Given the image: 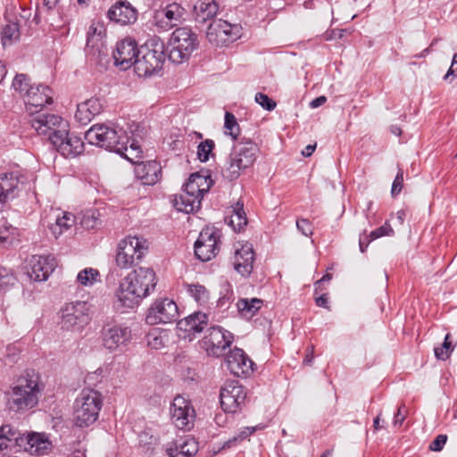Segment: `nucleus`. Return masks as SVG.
Masks as SVG:
<instances>
[{
    "label": "nucleus",
    "mask_w": 457,
    "mask_h": 457,
    "mask_svg": "<svg viewBox=\"0 0 457 457\" xmlns=\"http://www.w3.org/2000/svg\"><path fill=\"white\" fill-rule=\"evenodd\" d=\"M98 224H100V222L95 212L84 215L81 220V225L87 229L95 228Z\"/></svg>",
    "instance_id": "nucleus-54"
},
{
    "label": "nucleus",
    "mask_w": 457,
    "mask_h": 457,
    "mask_svg": "<svg viewBox=\"0 0 457 457\" xmlns=\"http://www.w3.org/2000/svg\"><path fill=\"white\" fill-rule=\"evenodd\" d=\"M208 325V316L202 312H195L189 316L180 320L177 323V328L180 331H184V335H179L184 338L192 340L196 334L201 333Z\"/></svg>",
    "instance_id": "nucleus-23"
},
{
    "label": "nucleus",
    "mask_w": 457,
    "mask_h": 457,
    "mask_svg": "<svg viewBox=\"0 0 457 457\" xmlns=\"http://www.w3.org/2000/svg\"><path fill=\"white\" fill-rule=\"evenodd\" d=\"M103 406L102 395L94 389L84 388L74 402V422L86 428L95 423Z\"/></svg>",
    "instance_id": "nucleus-6"
},
{
    "label": "nucleus",
    "mask_w": 457,
    "mask_h": 457,
    "mask_svg": "<svg viewBox=\"0 0 457 457\" xmlns=\"http://www.w3.org/2000/svg\"><path fill=\"white\" fill-rule=\"evenodd\" d=\"M435 355L439 360H446L450 356V353L448 351H445V349L442 347H436L435 350Z\"/></svg>",
    "instance_id": "nucleus-61"
},
{
    "label": "nucleus",
    "mask_w": 457,
    "mask_h": 457,
    "mask_svg": "<svg viewBox=\"0 0 457 457\" xmlns=\"http://www.w3.org/2000/svg\"><path fill=\"white\" fill-rule=\"evenodd\" d=\"M75 224V216L68 212H59L55 216L54 223L48 225L52 235L58 238L64 231L71 228Z\"/></svg>",
    "instance_id": "nucleus-34"
},
{
    "label": "nucleus",
    "mask_w": 457,
    "mask_h": 457,
    "mask_svg": "<svg viewBox=\"0 0 457 457\" xmlns=\"http://www.w3.org/2000/svg\"><path fill=\"white\" fill-rule=\"evenodd\" d=\"M232 341V334L217 326L207 330V334L200 344L208 355L220 357L224 354L225 350L230 346Z\"/></svg>",
    "instance_id": "nucleus-14"
},
{
    "label": "nucleus",
    "mask_w": 457,
    "mask_h": 457,
    "mask_svg": "<svg viewBox=\"0 0 457 457\" xmlns=\"http://www.w3.org/2000/svg\"><path fill=\"white\" fill-rule=\"evenodd\" d=\"M103 346L110 352L120 350L131 340V329L118 323H106L100 332Z\"/></svg>",
    "instance_id": "nucleus-12"
},
{
    "label": "nucleus",
    "mask_w": 457,
    "mask_h": 457,
    "mask_svg": "<svg viewBox=\"0 0 457 457\" xmlns=\"http://www.w3.org/2000/svg\"><path fill=\"white\" fill-rule=\"evenodd\" d=\"M155 286L156 277L154 270L139 267L121 280L116 296L122 306L134 308L154 290Z\"/></svg>",
    "instance_id": "nucleus-1"
},
{
    "label": "nucleus",
    "mask_w": 457,
    "mask_h": 457,
    "mask_svg": "<svg viewBox=\"0 0 457 457\" xmlns=\"http://www.w3.org/2000/svg\"><path fill=\"white\" fill-rule=\"evenodd\" d=\"M156 445V438L150 429H145L138 434V445L146 451L152 449Z\"/></svg>",
    "instance_id": "nucleus-48"
},
{
    "label": "nucleus",
    "mask_w": 457,
    "mask_h": 457,
    "mask_svg": "<svg viewBox=\"0 0 457 457\" xmlns=\"http://www.w3.org/2000/svg\"><path fill=\"white\" fill-rule=\"evenodd\" d=\"M218 4L214 0H197L194 5V16L198 24L212 21L218 12Z\"/></svg>",
    "instance_id": "nucleus-31"
},
{
    "label": "nucleus",
    "mask_w": 457,
    "mask_h": 457,
    "mask_svg": "<svg viewBox=\"0 0 457 457\" xmlns=\"http://www.w3.org/2000/svg\"><path fill=\"white\" fill-rule=\"evenodd\" d=\"M406 407L403 404L398 407L397 412L394 416V426L400 427L402 426L403 422L405 420L406 417Z\"/></svg>",
    "instance_id": "nucleus-57"
},
{
    "label": "nucleus",
    "mask_w": 457,
    "mask_h": 457,
    "mask_svg": "<svg viewBox=\"0 0 457 457\" xmlns=\"http://www.w3.org/2000/svg\"><path fill=\"white\" fill-rule=\"evenodd\" d=\"M42 388L39 375L34 370L26 371L12 389L7 403L9 409L13 411L32 409L37 404Z\"/></svg>",
    "instance_id": "nucleus-4"
},
{
    "label": "nucleus",
    "mask_w": 457,
    "mask_h": 457,
    "mask_svg": "<svg viewBox=\"0 0 457 457\" xmlns=\"http://www.w3.org/2000/svg\"><path fill=\"white\" fill-rule=\"evenodd\" d=\"M85 139L90 144L115 152L121 156L129 154V138L123 128L114 124H95L86 133Z\"/></svg>",
    "instance_id": "nucleus-2"
},
{
    "label": "nucleus",
    "mask_w": 457,
    "mask_h": 457,
    "mask_svg": "<svg viewBox=\"0 0 457 457\" xmlns=\"http://www.w3.org/2000/svg\"><path fill=\"white\" fill-rule=\"evenodd\" d=\"M186 10L178 3L169 4L155 15V25L162 30H169L179 25L184 20Z\"/></svg>",
    "instance_id": "nucleus-20"
},
{
    "label": "nucleus",
    "mask_w": 457,
    "mask_h": 457,
    "mask_svg": "<svg viewBox=\"0 0 457 457\" xmlns=\"http://www.w3.org/2000/svg\"><path fill=\"white\" fill-rule=\"evenodd\" d=\"M143 152L139 143L133 139L129 145V154L125 158L135 163V174L144 185H154L161 177L162 168L156 161L141 162Z\"/></svg>",
    "instance_id": "nucleus-9"
},
{
    "label": "nucleus",
    "mask_w": 457,
    "mask_h": 457,
    "mask_svg": "<svg viewBox=\"0 0 457 457\" xmlns=\"http://www.w3.org/2000/svg\"><path fill=\"white\" fill-rule=\"evenodd\" d=\"M51 144L64 157H76L84 151V142L81 137L70 134L69 129H65L62 137L57 136Z\"/></svg>",
    "instance_id": "nucleus-22"
},
{
    "label": "nucleus",
    "mask_w": 457,
    "mask_h": 457,
    "mask_svg": "<svg viewBox=\"0 0 457 457\" xmlns=\"http://www.w3.org/2000/svg\"><path fill=\"white\" fill-rule=\"evenodd\" d=\"M254 253L251 245H244L235 253L233 265L243 277H248L253 269Z\"/></svg>",
    "instance_id": "nucleus-28"
},
{
    "label": "nucleus",
    "mask_w": 457,
    "mask_h": 457,
    "mask_svg": "<svg viewBox=\"0 0 457 457\" xmlns=\"http://www.w3.org/2000/svg\"><path fill=\"white\" fill-rule=\"evenodd\" d=\"M21 191L19 178L14 173L0 175V210L3 205L19 195Z\"/></svg>",
    "instance_id": "nucleus-27"
},
{
    "label": "nucleus",
    "mask_w": 457,
    "mask_h": 457,
    "mask_svg": "<svg viewBox=\"0 0 457 457\" xmlns=\"http://www.w3.org/2000/svg\"><path fill=\"white\" fill-rule=\"evenodd\" d=\"M297 229L304 236L309 237L313 233V227L308 219H299L296 221Z\"/></svg>",
    "instance_id": "nucleus-53"
},
{
    "label": "nucleus",
    "mask_w": 457,
    "mask_h": 457,
    "mask_svg": "<svg viewBox=\"0 0 457 457\" xmlns=\"http://www.w3.org/2000/svg\"><path fill=\"white\" fill-rule=\"evenodd\" d=\"M22 441L21 433L15 427L9 424L0 427V454L12 444L19 445Z\"/></svg>",
    "instance_id": "nucleus-33"
},
{
    "label": "nucleus",
    "mask_w": 457,
    "mask_h": 457,
    "mask_svg": "<svg viewBox=\"0 0 457 457\" xmlns=\"http://www.w3.org/2000/svg\"><path fill=\"white\" fill-rule=\"evenodd\" d=\"M147 344L153 349H161L170 341L169 332L157 328H152L146 335Z\"/></svg>",
    "instance_id": "nucleus-40"
},
{
    "label": "nucleus",
    "mask_w": 457,
    "mask_h": 457,
    "mask_svg": "<svg viewBox=\"0 0 457 457\" xmlns=\"http://www.w3.org/2000/svg\"><path fill=\"white\" fill-rule=\"evenodd\" d=\"M229 224L235 231L238 232L247 224L245 212L243 209V205L239 206V203L237 204V207L234 209V213L230 217Z\"/></svg>",
    "instance_id": "nucleus-43"
},
{
    "label": "nucleus",
    "mask_w": 457,
    "mask_h": 457,
    "mask_svg": "<svg viewBox=\"0 0 457 457\" xmlns=\"http://www.w3.org/2000/svg\"><path fill=\"white\" fill-rule=\"evenodd\" d=\"M100 280V273L96 269L86 268L77 275V282L84 287H91Z\"/></svg>",
    "instance_id": "nucleus-42"
},
{
    "label": "nucleus",
    "mask_w": 457,
    "mask_h": 457,
    "mask_svg": "<svg viewBox=\"0 0 457 457\" xmlns=\"http://www.w3.org/2000/svg\"><path fill=\"white\" fill-rule=\"evenodd\" d=\"M103 110L102 101L97 97L87 99L77 106L76 120L82 125L88 124Z\"/></svg>",
    "instance_id": "nucleus-29"
},
{
    "label": "nucleus",
    "mask_w": 457,
    "mask_h": 457,
    "mask_svg": "<svg viewBox=\"0 0 457 457\" xmlns=\"http://www.w3.org/2000/svg\"><path fill=\"white\" fill-rule=\"evenodd\" d=\"M255 431V428L253 427H246L243 430H241L237 436H233L232 438L226 441L222 446L223 449L225 448H231L237 445V443L243 441L244 439H246L248 436H250L253 432Z\"/></svg>",
    "instance_id": "nucleus-47"
},
{
    "label": "nucleus",
    "mask_w": 457,
    "mask_h": 457,
    "mask_svg": "<svg viewBox=\"0 0 457 457\" xmlns=\"http://www.w3.org/2000/svg\"><path fill=\"white\" fill-rule=\"evenodd\" d=\"M21 32L19 24L12 22L6 24L1 31V45L3 48L11 46L20 40Z\"/></svg>",
    "instance_id": "nucleus-39"
},
{
    "label": "nucleus",
    "mask_w": 457,
    "mask_h": 457,
    "mask_svg": "<svg viewBox=\"0 0 457 457\" xmlns=\"http://www.w3.org/2000/svg\"><path fill=\"white\" fill-rule=\"evenodd\" d=\"M315 302H316V304L320 307H323V308H326V309H329V306H328V295L326 294L317 297L315 299Z\"/></svg>",
    "instance_id": "nucleus-62"
},
{
    "label": "nucleus",
    "mask_w": 457,
    "mask_h": 457,
    "mask_svg": "<svg viewBox=\"0 0 457 457\" xmlns=\"http://www.w3.org/2000/svg\"><path fill=\"white\" fill-rule=\"evenodd\" d=\"M225 32V36L230 38V42H234L241 37L242 28L237 24H231L221 19L216 20Z\"/></svg>",
    "instance_id": "nucleus-44"
},
{
    "label": "nucleus",
    "mask_w": 457,
    "mask_h": 457,
    "mask_svg": "<svg viewBox=\"0 0 457 457\" xmlns=\"http://www.w3.org/2000/svg\"><path fill=\"white\" fill-rule=\"evenodd\" d=\"M110 21L121 25L133 24L137 20V11L128 1H119L107 12Z\"/></svg>",
    "instance_id": "nucleus-25"
},
{
    "label": "nucleus",
    "mask_w": 457,
    "mask_h": 457,
    "mask_svg": "<svg viewBox=\"0 0 457 457\" xmlns=\"http://www.w3.org/2000/svg\"><path fill=\"white\" fill-rule=\"evenodd\" d=\"M326 101H327V97L324 96H320L319 97L314 98L310 103V107L311 108H318V107L321 106L322 104H324L326 103Z\"/></svg>",
    "instance_id": "nucleus-64"
},
{
    "label": "nucleus",
    "mask_w": 457,
    "mask_h": 457,
    "mask_svg": "<svg viewBox=\"0 0 457 457\" xmlns=\"http://www.w3.org/2000/svg\"><path fill=\"white\" fill-rule=\"evenodd\" d=\"M15 278L9 274L6 269L0 266V288L14 284Z\"/></svg>",
    "instance_id": "nucleus-55"
},
{
    "label": "nucleus",
    "mask_w": 457,
    "mask_h": 457,
    "mask_svg": "<svg viewBox=\"0 0 457 457\" xmlns=\"http://www.w3.org/2000/svg\"><path fill=\"white\" fill-rule=\"evenodd\" d=\"M166 452L169 457H193L198 452V443L195 438L187 436L177 440Z\"/></svg>",
    "instance_id": "nucleus-30"
},
{
    "label": "nucleus",
    "mask_w": 457,
    "mask_h": 457,
    "mask_svg": "<svg viewBox=\"0 0 457 457\" xmlns=\"http://www.w3.org/2000/svg\"><path fill=\"white\" fill-rule=\"evenodd\" d=\"M211 187V181L207 177L199 173H193L184 185V192L176 198L175 206L180 212H193L200 208L204 193Z\"/></svg>",
    "instance_id": "nucleus-7"
},
{
    "label": "nucleus",
    "mask_w": 457,
    "mask_h": 457,
    "mask_svg": "<svg viewBox=\"0 0 457 457\" xmlns=\"http://www.w3.org/2000/svg\"><path fill=\"white\" fill-rule=\"evenodd\" d=\"M394 234L395 231L392 228L391 225L388 223V221H386L384 225L371 231L369 235V237L370 238V240H375L384 236H394Z\"/></svg>",
    "instance_id": "nucleus-49"
},
{
    "label": "nucleus",
    "mask_w": 457,
    "mask_h": 457,
    "mask_svg": "<svg viewBox=\"0 0 457 457\" xmlns=\"http://www.w3.org/2000/svg\"><path fill=\"white\" fill-rule=\"evenodd\" d=\"M16 228L12 226L6 227L4 231L0 228V244L4 246L11 245L14 240V232Z\"/></svg>",
    "instance_id": "nucleus-51"
},
{
    "label": "nucleus",
    "mask_w": 457,
    "mask_h": 457,
    "mask_svg": "<svg viewBox=\"0 0 457 457\" xmlns=\"http://www.w3.org/2000/svg\"><path fill=\"white\" fill-rule=\"evenodd\" d=\"M262 304L263 301L259 298H242L238 300L237 306L242 317L251 319L258 312Z\"/></svg>",
    "instance_id": "nucleus-37"
},
{
    "label": "nucleus",
    "mask_w": 457,
    "mask_h": 457,
    "mask_svg": "<svg viewBox=\"0 0 457 457\" xmlns=\"http://www.w3.org/2000/svg\"><path fill=\"white\" fill-rule=\"evenodd\" d=\"M29 121L37 134L47 137L50 143H52L57 136L62 137L65 133V129H69L68 122L56 114L40 112L31 115Z\"/></svg>",
    "instance_id": "nucleus-10"
},
{
    "label": "nucleus",
    "mask_w": 457,
    "mask_h": 457,
    "mask_svg": "<svg viewBox=\"0 0 457 457\" xmlns=\"http://www.w3.org/2000/svg\"><path fill=\"white\" fill-rule=\"evenodd\" d=\"M370 238L369 237V236H361L360 237V240H359V246H360V251L361 253H364L370 242Z\"/></svg>",
    "instance_id": "nucleus-63"
},
{
    "label": "nucleus",
    "mask_w": 457,
    "mask_h": 457,
    "mask_svg": "<svg viewBox=\"0 0 457 457\" xmlns=\"http://www.w3.org/2000/svg\"><path fill=\"white\" fill-rule=\"evenodd\" d=\"M225 133L231 136L233 139H236L239 134V125L237 121L235 115L229 112L225 113L224 122Z\"/></svg>",
    "instance_id": "nucleus-45"
},
{
    "label": "nucleus",
    "mask_w": 457,
    "mask_h": 457,
    "mask_svg": "<svg viewBox=\"0 0 457 457\" xmlns=\"http://www.w3.org/2000/svg\"><path fill=\"white\" fill-rule=\"evenodd\" d=\"M215 146L214 141L212 139H205L202 141L197 146V158L200 162H205L209 160L211 153Z\"/></svg>",
    "instance_id": "nucleus-46"
},
{
    "label": "nucleus",
    "mask_w": 457,
    "mask_h": 457,
    "mask_svg": "<svg viewBox=\"0 0 457 457\" xmlns=\"http://www.w3.org/2000/svg\"><path fill=\"white\" fill-rule=\"evenodd\" d=\"M154 62L148 59H134L133 68L138 77H152L161 75V71L165 59H152Z\"/></svg>",
    "instance_id": "nucleus-32"
},
{
    "label": "nucleus",
    "mask_w": 457,
    "mask_h": 457,
    "mask_svg": "<svg viewBox=\"0 0 457 457\" xmlns=\"http://www.w3.org/2000/svg\"><path fill=\"white\" fill-rule=\"evenodd\" d=\"M165 46L163 41L157 36L149 37L139 46L141 57H163Z\"/></svg>",
    "instance_id": "nucleus-35"
},
{
    "label": "nucleus",
    "mask_w": 457,
    "mask_h": 457,
    "mask_svg": "<svg viewBox=\"0 0 457 457\" xmlns=\"http://www.w3.org/2000/svg\"><path fill=\"white\" fill-rule=\"evenodd\" d=\"M88 306L86 302L77 301L69 303L62 309V328L73 329L80 328L89 320Z\"/></svg>",
    "instance_id": "nucleus-16"
},
{
    "label": "nucleus",
    "mask_w": 457,
    "mask_h": 457,
    "mask_svg": "<svg viewBox=\"0 0 457 457\" xmlns=\"http://www.w3.org/2000/svg\"><path fill=\"white\" fill-rule=\"evenodd\" d=\"M179 317L177 303L170 298L156 299L149 307L145 315V322L149 325L170 323Z\"/></svg>",
    "instance_id": "nucleus-13"
},
{
    "label": "nucleus",
    "mask_w": 457,
    "mask_h": 457,
    "mask_svg": "<svg viewBox=\"0 0 457 457\" xmlns=\"http://www.w3.org/2000/svg\"><path fill=\"white\" fill-rule=\"evenodd\" d=\"M170 416L178 428L189 429L195 420V410L191 401L184 396L177 395L170 405Z\"/></svg>",
    "instance_id": "nucleus-17"
},
{
    "label": "nucleus",
    "mask_w": 457,
    "mask_h": 457,
    "mask_svg": "<svg viewBox=\"0 0 457 457\" xmlns=\"http://www.w3.org/2000/svg\"><path fill=\"white\" fill-rule=\"evenodd\" d=\"M447 441L446 435H438L430 444L429 449L434 452H439L443 449Z\"/></svg>",
    "instance_id": "nucleus-56"
},
{
    "label": "nucleus",
    "mask_w": 457,
    "mask_h": 457,
    "mask_svg": "<svg viewBox=\"0 0 457 457\" xmlns=\"http://www.w3.org/2000/svg\"><path fill=\"white\" fill-rule=\"evenodd\" d=\"M258 147L252 140L241 141L233 146L222 175L229 181L239 178L241 172L251 168L257 158Z\"/></svg>",
    "instance_id": "nucleus-5"
},
{
    "label": "nucleus",
    "mask_w": 457,
    "mask_h": 457,
    "mask_svg": "<svg viewBox=\"0 0 457 457\" xmlns=\"http://www.w3.org/2000/svg\"><path fill=\"white\" fill-rule=\"evenodd\" d=\"M149 250V243L143 237L129 236L120 240L116 250L115 262L120 269L137 265Z\"/></svg>",
    "instance_id": "nucleus-8"
},
{
    "label": "nucleus",
    "mask_w": 457,
    "mask_h": 457,
    "mask_svg": "<svg viewBox=\"0 0 457 457\" xmlns=\"http://www.w3.org/2000/svg\"><path fill=\"white\" fill-rule=\"evenodd\" d=\"M173 48L179 57H188L198 46L197 36L187 27L178 28L171 37Z\"/></svg>",
    "instance_id": "nucleus-19"
},
{
    "label": "nucleus",
    "mask_w": 457,
    "mask_h": 457,
    "mask_svg": "<svg viewBox=\"0 0 457 457\" xmlns=\"http://www.w3.org/2000/svg\"><path fill=\"white\" fill-rule=\"evenodd\" d=\"M12 87L22 97L29 116L40 112L44 107L53 104L52 89L42 84H31L26 74H17L12 80Z\"/></svg>",
    "instance_id": "nucleus-3"
},
{
    "label": "nucleus",
    "mask_w": 457,
    "mask_h": 457,
    "mask_svg": "<svg viewBox=\"0 0 457 457\" xmlns=\"http://www.w3.org/2000/svg\"><path fill=\"white\" fill-rule=\"evenodd\" d=\"M220 28L216 20L212 21L207 27L206 37L215 46H223L231 43L230 38L225 36V32Z\"/></svg>",
    "instance_id": "nucleus-36"
},
{
    "label": "nucleus",
    "mask_w": 457,
    "mask_h": 457,
    "mask_svg": "<svg viewBox=\"0 0 457 457\" xmlns=\"http://www.w3.org/2000/svg\"><path fill=\"white\" fill-rule=\"evenodd\" d=\"M255 101L258 103L263 109L267 111H272L276 108V102L270 98L267 95L263 93H257L255 95Z\"/></svg>",
    "instance_id": "nucleus-50"
},
{
    "label": "nucleus",
    "mask_w": 457,
    "mask_h": 457,
    "mask_svg": "<svg viewBox=\"0 0 457 457\" xmlns=\"http://www.w3.org/2000/svg\"><path fill=\"white\" fill-rule=\"evenodd\" d=\"M457 77V60L453 59L452 64L448 69L446 74L444 76V79L452 82L453 79Z\"/></svg>",
    "instance_id": "nucleus-58"
},
{
    "label": "nucleus",
    "mask_w": 457,
    "mask_h": 457,
    "mask_svg": "<svg viewBox=\"0 0 457 457\" xmlns=\"http://www.w3.org/2000/svg\"><path fill=\"white\" fill-rule=\"evenodd\" d=\"M187 292L200 306H205L209 303V290L203 285H200L198 283L187 284Z\"/></svg>",
    "instance_id": "nucleus-41"
},
{
    "label": "nucleus",
    "mask_w": 457,
    "mask_h": 457,
    "mask_svg": "<svg viewBox=\"0 0 457 457\" xmlns=\"http://www.w3.org/2000/svg\"><path fill=\"white\" fill-rule=\"evenodd\" d=\"M56 266V260L53 256L33 255L29 261L28 274L35 281H45Z\"/></svg>",
    "instance_id": "nucleus-21"
},
{
    "label": "nucleus",
    "mask_w": 457,
    "mask_h": 457,
    "mask_svg": "<svg viewBox=\"0 0 457 457\" xmlns=\"http://www.w3.org/2000/svg\"><path fill=\"white\" fill-rule=\"evenodd\" d=\"M106 35L104 23L100 20H94L88 28L87 35L86 54L89 57H105L108 50L104 38Z\"/></svg>",
    "instance_id": "nucleus-15"
},
{
    "label": "nucleus",
    "mask_w": 457,
    "mask_h": 457,
    "mask_svg": "<svg viewBox=\"0 0 457 457\" xmlns=\"http://www.w3.org/2000/svg\"><path fill=\"white\" fill-rule=\"evenodd\" d=\"M457 77V60L453 59L452 64L448 69L446 74L444 76V79L452 82L453 79Z\"/></svg>",
    "instance_id": "nucleus-59"
},
{
    "label": "nucleus",
    "mask_w": 457,
    "mask_h": 457,
    "mask_svg": "<svg viewBox=\"0 0 457 457\" xmlns=\"http://www.w3.org/2000/svg\"><path fill=\"white\" fill-rule=\"evenodd\" d=\"M403 187V171L402 169H399L398 172L395 176V179L392 184V189H391L392 196L395 197V196L398 195L400 194V192L402 191Z\"/></svg>",
    "instance_id": "nucleus-52"
},
{
    "label": "nucleus",
    "mask_w": 457,
    "mask_h": 457,
    "mask_svg": "<svg viewBox=\"0 0 457 457\" xmlns=\"http://www.w3.org/2000/svg\"><path fill=\"white\" fill-rule=\"evenodd\" d=\"M23 441L18 445L26 443L24 449L32 455H45L52 449V442L44 433L28 434L26 436L22 435Z\"/></svg>",
    "instance_id": "nucleus-26"
},
{
    "label": "nucleus",
    "mask_w": 457,
    "mask_h": 457,
    "mask_svg": "<svg viewBox=\"0 0 457 457\" xmlns=\"http://www.w3.org/2000/svg\"><path fill=\"white\" fill-rule=\"evenodd\" d=\"M134 59H114L113 64L120 70H127L133 66Z\"/></svg>",
    "instance_id": "nucleus-60"
},
{
    "label": "nucleus",
    "mask_w": 457,
    "mask_h": 457,
    "mask_svg": "<svg viewBox=\"0 0 457 457\" xmlns=\"http://www.w3.org/2000/svg\"><path fill=\"white\" fill-rule=\"evenodd\" d=\"M115 51L120 57L126 55L128 57H140L137 42L131 37H126L118 41Z\"/></svg>",
    "instance_id": "nucleus-38"
},
{
    "label": "nucleus",
    "mask_w": 457,
    "mask_h": 457,
    "mask_svg": "<svg viewBox=\"0 0 457 457\" xmlns=\"http://www.w3.org/2000/svg\"><path fill=\"white\" fill-rule=\"evenodd\" d=\"M247 392L238 381H227L220 388V400L222 410L226 412L240 411L245 404Z\"/></svg>",
    "instance_id": "nucleus-11"
},
{
    "label": "nucleus",
    "mask_w": 457,
    "mask_h": 457,
    "mask_svg": "<svg viewBox=\"0 0 457 457\" xmlns=\"http://www.w3.org/2000/svg\"><path fill=\"white\" fill-rule=\"evenodd\" d=\"M226 363L230 372L237 377L248 376L253 371V361L237 347L226 356Z\"/></svg>",
    "instance_id": "nucleus-24"
},
{
    "label": "nucleus",
    "mask_w": 457,
    "mask_h": 457,
    "mask_svg": "<svg viewBox=\"0 0 457 457\" xmlns=\"http://www.w3.org/2000/svg\"><path fill=\"white\" fill-rule=\"evenodd\" d=\"M219 237L212 228H205L200 232L195 243V254L202 262H208L219 252Z\"/></svg>",
    "instance_id": "nucleus-18"
}]
</instances>
